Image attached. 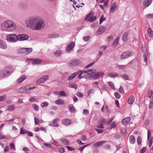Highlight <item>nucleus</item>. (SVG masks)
<instances>
[{
	"label": "nucleus",
	"mask_w": 153,
	"mask_h": 153,
	"mask_svg": "<svg viewBox=\"0 0 153 153\" xmlns=\"http://www.w3.org/2000/svg\"><path fill=\"white\" fill-rule=\"evenodd\" d=\"M26 23L27 27L34 30H41L45 25L43 20H28Z\"/></svg>",
	"instance_id": "obj_1"
},
{
	"label": "nucleus",
	"mask_w": 153,
	"mask_h": 153,
	"mask_svg": "<svg viewBox=\"0 0 153 153\" xmlns=\"http://www.w3.org/2000/svg\"><path fill=\"white\" fill-rule=\"evenodd\" d=\"M1 27L3 30L11 31L15 29L16 25L15 23L12 21L6 20L2 23Z\"/></svg>",
	"instance_id": "obj_2"
},
{
	"label": "nucleus",
	"mask_w": 153,
	"mask_h": 153,
	"mask_svg": "<svg viewBox=\"0 0 153 153\" xmlns=\"http://www.w3.org/2000/svg\"><path fill=\"white\" fill-rule=\"evenodd\" d=\"M19 35H16V34H10L6 36V39L7 40L10 42H15L17 41L18 40H19L18 36Z\"/></svg>",
	"instance_id": "obj_3"
},
{
	"label": "nucleus",
	"mask_w": 153,
	"mask_h": 153,
	"mask_svg": "<svg viewBox=\"0 0 153 153\" xmlns=\"http://www.w3.org/2000/svg\"><path fill=\"white\" fill-rule=\"evenodd\" d=\"M133 54V52L129 51H125L123 52L120 55L121 59H125L130 57Z\"/></svg>",
	"instance_id": "obj_4"
},
{
	"label": "nucleus",
	"mask_w": 153,
	"mask_h": 153,
	"mask_svg": "<svg viewBox=\"0 0 153 153\" xmlns=\"http://www.w3.org/2000/svg\"><path fill=\"white\" fill-rule=\"evenodd\" d=\"M104 75L103 73L102 72H94L92 75H91L90 77H92L93 79H97L99 77L102 76Z\"/></svg>",
	"instance_id": "obj_5"
},
{
	"label": "nucleus",
	"mask_w": 153,
	"mask_h": 153,
	"mask_svg": "<svg viewBox=\"0 0 153 153\" xmlns=\"http://www.w3.org/2000/svg\"><path fill=\"white\" fill-rule=\"evenodd\" d=\"M75 45V42L73 41L71 42L66 48L65 50L66 52H69L71 51L74 47Z\"/></svg>",
	"instance_id": "obj_6"
},
{
	"label": "nucleus",
	"mask_w": 153,
	"mask_h": 153,
	"mask_svg": "<svg viewBox=\"0 0 153 153\" xmlns=\"http://www.w3.org/2000/svg\"><path fill=\"white\" fill-rule=\"evenodd\" d=\"M35 88V86L30 87L29 86H27L24 87H22L20 88V93L25 92L26 91H28L33 89Z\"/></svg>",
	"instance_id": "obj_7"
},
{
	"label": "nucleus",
	"mask_w": 153,
	"mask_h": 153,
	"mask_svg": "<svg viewBox=\"0 0 153 153\" xmlns=\"http://www.w3.org/2000/svg\"><path fill=\"white\" fill-rule=\"evenodd\" d=\"M13 72V70L11 68H7L4 70H3V74H5L6 76V78L9 76Z\"/></svg>",
	"instance_id": "obj_8"
},
{
	"label": "nucleus",
	"mask_w": 153,
	"mask_h": 153,
	"mask_svg": "<svg viewBox=\"0 0 153 153\" xmlns=\"http://www.w3.org/2000/svg\"><path fill=\"white\" fill-rule=\"evenodd\" d=\"M94 13L93 10H91L84 19H97V17L94 16Z\"/></svg>",
	"instance_id": "obj_9"
},
{
	"label": "nucleus",
	"mask_w": 153,
	"mask_h": 153,
	"mask_svg": "<svg viewBox=\"0 0 153 153\" xmlns=\"http://www.w3.org/2000/svg\"><path fill=\"white\" fill-rule=\"evenodd\" d=\"M61 122L65 126H68L70 125L72 123L71 120L67 118L63 119Z\"/></svg>",
	"instance_id": "obj_10"
},
{
	"label": "nucleus",
	"mask_w": 153,
	"mask_h": 153,
	"mask_svg": "<svg viewBox=\"0 0 153 153\" xmlns=\"http://www.w3.org/2000/svg\"><path fill=\"white\" fill-rule=\"evenodd\" d=\"M80 61L78 60H73L71 61L69 63L70 66H76L79 65Z\"/></svg>",
	"instance_id": "obj_11"
},
{
	"label": "nucleus",
	"mask_w": 153,
	"mask_h": 153,
	"mask_svg": "<svg viewBox=\"0 0 153 153\" xmlns=\"http://www.w3.org/2000/svg\"><path fill=\"white\" fill-rule=\"evenodd\" d=\"M48 79V75H45L42 77L39 78L37 81V84H40L43 83Z\"/></svg>",
	"instance_id": "obj_12"
},
{
	"label": "nucleus",
	"mask_w": 153,
	"mask_h": 153,
	"mask_svg": "<svg viewBox=\"0 0 153 153\" xmlns=\"http://www.w3.org/2000/svg\"><path fill=\"white\" fill-rule=\"evenodd\" d=\"M106 30V28L105 27L102 26H101L97 31V33L98 35H100L104 32Z\"/></svg>",
	"instance_id": "obj_13"
},
{
	"label": "nucleus",
	"mask_w": 153,
	"mask_h": 153,
	"mask_svg": "<svg viewBox=\"0 0 153 153\" xmlns=\"http://www.w3.org/2000/svg\"><path fill=\"white\" fill-rule=\"evenodd\" d=\"M59 120V119L58 118L55 119L53 120L52 122L50 123L49 125L54 127H58L59 126V125L57 121H58Z\"/></svg>",
	"instance_id": "obj_14"
},
{
	"label": "nucleus",
	"mask_w": 153,
	"mask_h": 153,
	"mask_svg": "<svg viewBox=\"0 0 153 153\" xmlns=\"http://www.w3.org/2000/svg\"><path fill=\"white\" fill-rule=\"evenodd\" d=\"M106 141L104 140L99 141L94 144V147H98L100 146H102L103 144L106 143Z\"/></svg>",
	"instance_id": "obj_15"
},
{
	"label": "nucleus",
	"mask_w": 153,
	"mask_h": 153,
	"mask_svg": "<svg viewBox=\"0 0 153 153\" xmlns=\"http://www.w3.org/2000/svg\"><path fill=\"white\" fill-rule=\"evenodd\" d=\"M117 4L116 2H114L111 5V7L110 9V12L111 13H114L116 10V8Z\"/></svg>",
	"instance_id": "obj_16"
},
{
	"label": "nucleus",
	"mask_w": 153,
	"mask_h": 153,
	"mask_svg": "<svg viewBox=\"0 0 153 153\" xmlns=\"http://www.w3.org/2000/svg\"><path fill=\"white\" fill-rule=\"evenodd\" d=\"M152 0H144L143 2V6L145 7L149 6L151 4Z\"/></svg>",
	"instance_id": "obj_17"
},
{
	"label": "nucleus",
	"mask_w": 153,
	"mask_h": 153,
	"mask_svg": "<svg viewBox=\"0 0 153 153\" xmlns=\"http://www.w3.org/2000/svg\"><path fill=\"white\" fill-rule=\"evenodd\" d=\"M7 47L6 43L3 40L0 39V48L3 49H6Z\"/></svg>",
	"instance_id": "obj_18"
},
{
	"label": "nucleus",
	"mask_w": 153,
	"mask_h": 153,
	"mask_svg": "<svg viewBox=\"0 0 153 153\" xmlns=\"http://www.w3.org/2000/svg\"><path fill=\"white\" fill-rule=\"evenodd\" d=\"M28 59L30 60H33L32 63L33 64H35L38 65L41 63L42 62V60L39 59Z\"/></svg>",
	"instance_id": "obj_19"
},
{
	"label": "nucleus",
	"mask_w": 153,
	"mask_h": 153,
	"mask_svg": "<svg viewBox=\"0 0 153 153\" xmlns=\"http://www.w3.org/2000/svg\"><path fill=\"white\" fill-rule=\"evenodd\" d=\"M28 38L29 36L27 35L20 34V41L27 40L28 39Z\"/></svg>",
	"instance_id": "obj_20"
},
{
	"label": "nucleus",
	"mask_w": 153,
	"mask_h": 153,
	"mask_svg": "<svg viewBox=\"0 0 153 153\" xmlns=\"http://www.w3.org/2000/svg\"><path fill=\"white\" fill-rule=\"evenodd\" d=\"M131 120V118L130 117H128L123 119L122 121V123L125 125L127 124L130 122Z\"/></svg>",
	"instance_id": "obj_21"
},
{
	"label": "nucleus",
	"mask_w": 153,
	"mask_h": 153,
	"mask_svg": "<svg viewBox=\"0 0 153 153\" xmlns=\"http://www.w3.org/2000/svg\"><path fill=\"white\" fill-rule=\"evenodd\" d=\"M128 34V33L126 32L123 35L122 39L123 42H125L127 41Z\"/></svg>",
	"instance_id": "obj_22"
},
{
	"label": "nucleus",
	"mask_w": 153,
	"mask_h": 153,
	"mask_svg": "<svg viewBox=\"0 0 153 153\" xmlns=\"http://www.w3.org/2000/svg\"><path fill=\"white\" fill-rule=\"evenodd\" d=\"M27 5L25 3L22 2L20 3V8L22 10L26 9H27Z\"/></svg>",
	"instance_id": "obj_23"
},
{
	"label": "nucleus",
	"mask_w": 153,
	"mask_h": 153,
	"mask_svg": "<svg viewBox=\"0 0 153 153\" xmlns=\"http://www.w3.org/2000/svg\"><path fill=\"white\" fill-rule=\"evenodd\" d=\"M135 98L134 96H131L128 99V103L129 104H133Z\"/></svg>",
	"instance_id": "obj_24"
},
{
	"label": "nucleus",
	"mask_w": 153,
	"mask_h": 153,
	"mask_svg": "<svg viewBox=\"0 0 153 153\" xmlns=\"http://www.w3.org/2000/svg\"><path fill=\"white\" fill-rule=\"evenodd\" d=\"M119 37L118 36L115 39L113 43L112 46L114 47H116L118 45V43L119 42Z\"/></svg>",
	"instance_id": "obj_25"
},
{
	"label": "nucleus",
	"mask_w": 153,
	"mask_h": 153,
	"mask_svg": "<svg viewBox=\"0 0 153 153\" xmlns=\"http://www.w3.org/2000/svg\"><path fill=\"white\" fill-rule=\"evenodd\" d=\"M68 109L71 112H74L76 111V109L72 104H70L69 105Z\"/></svg>",
	"instance_id": "obj_26"
},
{
	"label": "nucleus",
	"mask_w": 153,
	"mask_h": 153,
	"mask_svg": "<svg viewBox=\"0 0 153 153\" xmlns=\"http://www.w3.org/2000/svg\"><path fill=\"white\" fill-rule=\"evenodd\" d=\"M55 103L58 105H62L64 104V101L61 99H58L55 101Z\"/></svg>",
	"instance_id": "obj_27"
},
{
	"label": "nucleus",
	"mask_w": 153,
	"mask_h": 153,
	"mask_svg": "<svg viewBox=\"0 0 153 153\" xmlns=\"http://www.w3.org/2000/svg\"><path fill=\"white\" fill-rule=\"evenodd\" d=\"M61 143L65 145H68L70 143L69 141L66 139L63 138L61 139Z\"/></svg>",
	"instance_id": "obj_28"
},
{
	"label": "nucleus",
	"mask_w": 153,
	"mask_h": 153,
	"mask_svg": "<svg viewBox=\"0 0 153 153\" xmlns=\"http://www.w3.org/2000/svg\"><path fill=\"white\" fill-rule=\"evenodd\" d=\"M147 32L149 37H153V31L150 27H149L147 30Z\"/></svg>",
	"instance_id": "obj_29"
},
{
	"label": "nucleus",
	"mask_w": 153,
	"mask_h": 153,
	"mask_svg": "<svg viewBox=\"0 0 153 153\" xmlns=\"http://www.w3.org/2000/svg\"><path fill=\"white\" fill-rule=\"evenodd\" d=\"M77 75V73H74L73 74H71L68 77V80L70 81L74 78L76 75Z\"/></svg>",
	"instance_id": "obj_30"
},
{
	"label": "nucleus",
	"mask_w": 153,
	"mask_h": 153,
	"mask_svg": "<svg viewBox=\"0 0 153 153\" xmlns=\"http://www.w3.org/2000/svg\"><path fill=\"white\" fill-rule=\"evenodd\" d=\"M86 74L88 75L93 74L94 72L96 71V70L94 69H91L85 71Z\"/></svg>",
	"instance_id": "obj_31"
},
{
	"label": "nucleus",
	"mask_w": 153,
	"mask_h": 153,
	"mask_svg": "<svg viewBox=\"0 0 153 153\" xmlns=\"http://www.w3.org/2000/svg\"><path fill=\"white\" fill-rule=\"evenodd\" d=\"M135 137L134 135H131L129 137V141L131 143L134 144L135 142Z\"/></svg>",
	"instance_id": "obj_32"
},
{
	"label": "nucleus",
	"mask_w": 153,
	"mask_h": 153,
	"mask_svg": "<svg viewBox=\"0 0 153 153\" xmlns=\"http://www.w3.org/2000/svg\"><path fill=\"white\" fill-rule=\"evenodd\" d=\"M59 34L58 33H53L49 34L48 35V36L50 38H55L59 37Z\"/></svg>",
	"instance_id": "obj_33"
},
{
	"label": "nucleus",
	"mask_w": 153,
	"mask_h": 153,
	"mask_svg": "<svg viewBox=\"0 0 153 153\" xmlns=\"http://www.w3.org/2000/svg\"><path fill=\"white\" fill-rule=\"evenodd\" d=\"M27 131V130L24 128H22L20 131V134H26Z\"/></svg>",
	"instance_id": "obj_34"
},
{
	"label": "nucleus",
	"mask_w": 153,
	"mask_h": 153,
	"mask_svg": "<svg viewBox=\"0 0 153 153\" xmlns=\"http://www.w3.org/2000/svg\"><path fill=\"white\" fill-rule=\"evenodd\" d=\"M3 70H0V79H2V78H5L6 76L4 74H3Z\"/></svg>",
	"instance_id": "obj_35"
},
{
	"label": "nucleus",
	"mask_w": 153,
	"mask_h": 153,
	"mask_svg": "<svg viewBox=\"0 0 153 153\" xmlns=\"http://www.w3.org/2000/svg\"><path fill=\"white\" fill-rule=\"evenodd\" d=\"M32 106L33 109L36 111H38L39 110V106L36 104H33L32 105Z\"/></svg>",
	"instance_id": "obj_36"
},
{
	"label": "nucleus",
	"mask_w": 153,
	"mask_h": 153,
	"mask_svg": "<svg viewBox=\"0 0 153 153\" xmlns=\"http://www.w3.org/2000/svg\"><path fill=\"white\" fill-rule=\"evenodd\" d=\"M69 87L76 89L77 88V85L76 83L71 84L69 85Z\"/></svg>",
	"instance_id": "obj_37"
},
{
	"label": "nucleus",
	"mask_w": 153,
	"mask_h": 153,
	"mask_svg": "<svg viewBox=\"0 0 153 153\" xmlns=\"http://www.w3.org/2000/svg\"><path fill=\"white\" fill-rule=\"evenodd\" d=\"M62 54V52L61 50H58L56 51L54 53V55L56 56H59Z\"/></svg>",
	"instance_id": "obj_38"
},
{
	"label": "nucleus",
	"mask_w": 153,
	"mask_h": 153,
	"mask_svg": "<svg viewBox=\"0 0 153 153\" xmlns=\"http://www.w3.org/2000/svg\"><path fill=\"white\" fill-rule=\"evenodd\" d=\"M26 78L27 76L24 75L20 77V84L26 79Z\"/></svg>",
	"instance_id": "obj_39"
},
{
	"label": "nucleus",
	"mask_w": 153,
	"mask_h": 153,
	"mask_svg": "<svg viewBox=\"0 0 153 153\" xmlns=\"http://www.w3.org/2000/svg\"><path fill=\"white\" fill-rule=\"evenodd\" d=\"M137 144L138 145H140L141 144L142 142V138L140 136H139L137 137Z\"/></svg>",
	"instance_id": "obj_40"
},
{
	"label": "nucleus",
	"mask_w": 153,
	"mask_h": 153,
	"mask_svg": "<svg viewBox=\"0 0 153 153\" xmlns=\"http://www.w3.org/2000/svg\"><path fill=\"white\" fill-rule=\"evenodd\" d=\"M29 101L31 102H33L37 101V99L33 97H31L29 100Z\"/></svg>",
	"instance_id": "obj_41"
},
{
	"label": "nucleus",
	"mask_w": 153,
	"mask_h": 153,
	"mask_svg": "<svg viewBox=\"0 0 153 153\" xmlns=\"http://www.w3.org/2000/svg\"><path fill=\"white\" fill-rule=\"evenodd\" d=\"M76 73H77V74L79 73H82V76L83 77V78H84L85 76V71L83 70L78 71Z\"/></svg>",
	"instance_id": "obj_42"
},
{
	"label": "nucleus",
	"mask_w": 153,
	"mask_h": 153,
	"mask_svg": "<svg viewBox=\"0 0 153 153\" xmlns=\"http://www.w3.org/2000/svg\"><path fill=\"white\" fill-rule=\"evenodd\" d=\"M59 94L61 96L66 97L67 95L66 93L64 91H59Z\"/></svg>",
	"instance_id": "obj_43"
},
{
	"label": "nucleus",
	"mask_w": 153,
	"mask_h": 153,
	"mask_svg": "<svg viewBox=\"0 0 153 153\" xmlns=\"http://www.w3.org/2000/svg\"><path fill=\"white\" fill-rule=\"evenodd\" d=\"M108 85L112 89H115V88L114 84L111 82H108Z\"/></svg>",
	"instance_id": "obj_44"
},
{
	"label": "nucleus",
	"mask_w": 153,
	"mask_h": 153,
	"mask_svg": "<svg viewBox=\"0 0 153 153\" xmlns=\"http://www.w3.org/2000/svg\"><path fill=\"white\" fill-rule=\"evenodd\" d=\"M108 76L111 78H113L117 77L118 76L117 74H110L108 75Z\"/></svg>",
	"instance_id": "obj_45"
},
{
	"label": "nucleus",
	"mask_w": 153,
	"mask_h": 153,
	"mask_svg": "<svg viewBox=\"0 0 153 153\" xmlns=\"http://www.w3.org/2000/svg\"><path fill=\"white\" fill-rule=\"evenodd\" d=\"M14 106L13 105H9L8 106L7 108L10 111H12L14 109Z\"/></svg>",
	"instance_id": "obj_46"
},
{
	"label": "nucleus",
	"mask_w": 153,
	"mask_h": 153,
	"mask_svg": "<svg viewBox=\"0 0 153 153\" xmlns=\"http://www.w3.org/2000/svg\"><path fill=\"white\" fill-rule=\"evenodd\" d=\"M25 49L26 50V55L31 52L33 51V49L32 48H26Z\"/></svg>",
	"instance_id": "obj_47"
},
{
	"label": "nucleus",
	"mask_w": 153,
	"mask_h": 153,
	"mask_svg": "<svg viewBox=\"0 0 153 153\" xmlns=\"http://www.w3.org/2000/svg\"><path fill=\"white\" fill-rule=\"evenodd\" d=\"M48 105V103L46 102H44L41 103V105L42 107H46Z\"/></svg>",
	"instance_id": "obj_48"
},
{
	"label": "nucleus",
	"mask_w": 153,
	"mask_h": 153,
	"mask_svg": "<svg viewBox=\"0 0 153 153\" xmlns=\"http://www.w3.org/2000/svg\"><path fill=\"white\" fill-rule=\"evenodd\" d=\"M76 94L78 97L81 98L82 97L84 96L83 94L82 93L79 92H77Z\"/></svg>",
	"instance_id": "obj_49"
},
{
	"label": "nucleus",
	"mask_w": 153,
	"mask_h": 153,
	"mask_svg": "<svg viewBox=\"0 0 153 153\" xmlns=\"http://www.w3.org/2000/svg\"><path fill=\"white\" fill-rule=\"evenodd\" d=\"M99 121L100 122V123H105L107 122L106 120L103 118H101L99 120Z\"/></svg>",
	"instance_id": "obj_50"
},
{
	"label": "nucleus",
	"mask_w": 153,
	"mask_h": 153,
	"mask_svg": "<svg viewBox=\"0 0 153 153\" xmlns=\"http://www.w3.org/2000/svg\"><path fill=\"white\" fill-rule=\"evenodd\" d=\"M151 132L148 130V136H147V139L148 140H149L150 138H151Z\"/></svg>",
	"instance_id": "obj_51"
},
{
	"label": "nucleus",
	"mask_w": 153,
	"mask_h": 153,
	"mask_svg": "<svg viewBox=\"0 0 153 153\" xmlns=\"http://www.w3.org/2000/svg\"><path fill=\"white\" fill-rule=\"evenodd\" d=\"M35 123L36 125H38L39 124V121L38 119L36 117L34 118Z\"/></svg>",
	"instance_id": "obj_52"
},
{
	"label": "nucleus",
	"mask_w": 153,
	"mask_h": 153,
	"mask_svg": "<svg viewBox=\"0 0 153 153\" xmlns=\"http://www.w3.org/2000/svg\"><path fill=\"white\" fill-rule=\"evenodd\" d=\"M121 134L124 136L126 134V130L124 128H122L121 130Z\"/></svg>",
	"instance_id": "obj_53"
},
{
	"label": "nucleus",
	"mask_w": 153,
	"mask_h": 153,
	"mask_svg": "<svg viewBox=\"0 0 153 153\" xmlns=\"http://www.w3.org/2000/svg\"><path fill=\"white\" fill-rule=\"evenodd\" d=\"M26 48H21L20 49V53H24L25 54H26V51L25 49Z\"/></svg>",
	"instance_id": "obj_54"
},
{
	"label": "nucleus",
	"mask_w": 153,
	"mask_h": 153,
	"mask_svg": "<svg viewBox=\"0 0 153 153\" xmlns=\"http://www.w3.org/2000/svg\"><path fill=\"white\" fill-rule=\"evenodd\" d=\"M10 149H11L14 150L15 149V148L14 146V144L13 143H11L10 144Z\"/></svg>",
	"instance_id": "obj_55"
},
{
	"label": "nucleus",
	"mask_w": 153,
	"mask_h": 153,
	"mask_svg": "<svg viewBox=\"0 0 153 153\" xmlns=\"http://www.w3.org/2000/svg\"><path fill=\"white\" fill-rule=\"evenodd\" d=\"M114 95L115 97L117 98H120L121 97L120 95L118 92H115L114 93Z\"/></svg>",
	"instance_id": "obj_56"
},
{
	"label": "nucleus",
	"mask_w": 153,
	"mask_h": 153,
	"mask_svg": "<svg viewBox=\"0 0 153 153\" xmlns=\"http://www.w3.org/2000/svg\"><path fill=\"white\" fill-rule=\"evenodd\" d=\"M149 108L150 109L153 108V100L150 101V104L149 105Z\"/></svg>",
	"instance_id": "obj_57"
},
{
	"label": "nucleus",
	"mask_w": 153,
	"mask_h": 153,
	"mask_svg": "<svg viewBox=\"0 0 153 153\" xmlns=\"http://www.w3.org/2000/svg\"><path fill=\"white\" fill-rule=\"evenodd\" d=\"M98 24V22H95L94 23L91 24V27L92 28H94L96 27Z\"/></svg>",
	"instance_id": "obj_58"
},
{
	"label": "nucleus",
	"mask_w": 153,
	"mask_h": 153,
	"mask_svg": "<svg viewBox=\"0 0 153 153\" xmlns=\"http://www.w3.org/2000/svg\"><path fill=\"white\" fill-rule=\"evenodd\" d=\"M14 120V119H12L10 120H6L5 122L7 123V124H10L11 123V122L13 121Z\"/></svg>",
	"instance_id": "obj_59"
},
{
	"label": "nucleus",
	"mask_w": 153,
	"mask_h": 153,
	"mask_svg": "<svg viewBox=\"0 0 153 153\" xmlns=\"http://www.w3.org/2000/svg\"><path fill=\"white\" fill-rule=\"evenodd\" d=\"M89 144H87V145H86L85 146H83L82 147H81L80 148H79V149H78V150L80 151L81 152H82L84 149L86 147L88 146H89Z\"/></svg>",
	"instance_id": "obj_60"
},
{
	"label": "nucleus",
	"mask_w": 153,
	"mask_h": 153,
	"mask_svg": "<svg viewBox=\"0 0 153 153\" xmlns=\"http://www.w3.org/2000/svg\"><path fill=\"white\" fill-rule=\"evenodd\" d=\"M121 76L124 78L126 80H128L129 79V77L128 75L126 74L121 75Z\"/></svg>",
	"instance_id": "obj_61"
},
{
	"label": "nucleus",
	"mask_w": 153,
	"mask_h": 153,
	"mask_svg": "<svg viewBox=\"0 0 153 153\" xmlns=\"http://www.w3.org/2000/svg\"><path fill=\"white\" fill-rule=\"evenodd\" d=\"M95 130L96 131L98 134L102 133L103 132V130L102 129H98L97 128H95Z\"/></svg>",
	"instance_id": "obj_62"
},
{
	"label": "nucleus",
	"mask_w": 153,
	"mask_h": 153,
	"mask_svg": "<svg viewBox=\"0 0 153 153\" xmlns=\"http://www.w3.org/2000/svg\"><path fill=\"white\" fill-rule=\"evenodd\" d=\"M23 150L24 151L26 152L25 153H29V150L27 147H23Z\"/></svg>",
	"instance_id": "obj_63"
},
{
	"label": "nucleus",
	"mask_w": 153,
	"mask_h": 153,
	"mask_svg": "<svg viewBox=\"0 0 153 153\" xmlns=\"http://www.w3.org/2000/svg\"><path fill=\"white\" fill-rule=\"evenodd\" d=\"M146 147H144L140 150V153H144L146 151Z\"/></svg>",
	"instance_id": "obj_64"
}]
</instances>
